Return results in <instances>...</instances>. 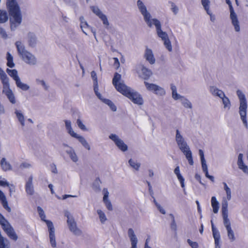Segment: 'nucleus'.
I'll use <instances>...</instances> for the list:
<instances>
[{"label": "nucleus", "mask_w": 248, "mask_h": 248, "mask_svg": "<svg viewBox=\"0 0 248 248\" xmlns=\"http://www.w3.org/2000/svg\"><path fill=\"white\" fill-rule=\"evenodd\" d=\"M0 201L3 207L8 212L11 211V208L8 206V202L6 200V198L2 191L0 190Z\"/></svg>", "instance_id": "5701e85b"}, {"label": "nucleus", "mask_w": 248, "mask_h": 248, "mask_svg": "<svg viewBox=\"0 0 248 248\" xmlns=\"http://www.w3.org/2000/svg\"><path fill=\"white\" fill-rule=\"evenodd\" d=\"M91 8L92 11L102 20L104 25H108L109 23L107 16L102 13L97 6H93Z\"/></svg>", "instance_id": "2eb2a0df"}, {"label": "nucleus", "mask_w": 248, "mask_h": 248, "mask_svg": "<svg viewBox=\"0 0 248 248\" xmlns=\"http://www.w3.org/2000/svg\"><path fill=\"white\" fill-rule=\"evenodd\" d=\"M8 19L7 13L4 10H0V23H3L6 22Z\"/></svg>", "instance_id": "cd10ccee"}, {"label": "nucleus", "mask_w": 248, "mask_h": 248, "mask_svg": "<svg viewBox=\"0 0 248 248\" xmlns=\"http://www.w3.org/2000/svg\"><path fill=\"white\" fill-rule=\"evenodd\" d=\"M115 144L119 149L123 152L126 151L127 150V146L121 139Z\"/></svg>", "instance_id": "2f4dec72"}, {"label": "nucleus", "mask_w": 248, "mask_h": 248, "mask_svg": "<svg viewBox=\"0 0 248 248\" xmlns=\"http://www.w3.org/2000/svg\"><path fill=\"white\" fill-rule=\"evenodd\" d=\"M224 189L226 192L227 196L223 198L222 202V215L223 218V223L226 229L231 228V223L228 216V201L231 199V191L225 182L223 183Z\"/></svg>", "instance_id": "20e7f679"}, {"label": "nucleus", "mask_w": 248, "mask_h": 248, "mask_svg": "<svg viewBox=\"0 0 248 248\" xmlns=\"http://www.w3.org/2000/svg\"><path fill=\"white\" fill-rule=\"evenodd\" d=\"M227 232H228V236L230 239H231L232 241H233L235 239L234 233L233 232V231L232 230V228L227 229Z\"/></svg>", "instance_id": "37998d69"}, {"label": "nucleus", "mask_w": 248, "mask_h": 248, "mask_svg": "<svg viewBox=\"0 0 248 248\" xmlns=\"http://www.w3.org/2000/svg\"><path fill=\"white\" fill-rule=\"evenodd\" d=\"M6 94L11 103L12 104H15L16 103L15 97L11 90L9 89V91L7 92Z\"/></svg>", "instance_id": "c9c22d12"}, {"label": "nucleus", "mask_w": 248, "mask_h": 248, "mask_svg": "<svg viewBox=\"0 0 248 248\" xmlns=\"http://www.w3.org/2000/svg\"><path fill=\"white\" fill-rule=\"evenodd\" d=\"M128 236L130 237L131 243L133 242L137 243L138 240L132 229L130 228L128 231Z\"/></svg>", "instance_id": "7c9ffc66"}, {"label": "nucleus", "mask_w": 248, "mask_h": 248, "mask_svg": "<svg viewBox=\"0 0 248 248\" xmlns=\"http://www.w3.org/2000/svg\"><path fill=\"white\" fill-rule=\"evenodd\" d=\"M144 84L148 90L153 91L156 94L162 95L165 93L164 90L158 85L146 81H144Z\"/></svg>", "instance_id": "f8f14e48"}, {"label": "nucleus", "mask_w": 248, "mask_h": 248, "mask_svg": "<svg viewBox=\"0 0 248 248\" xmlns=\"http://www.w3.org/2000/svg\"><path fill=\"white\" fill-rule=\"evenodd\" d=\"M0 225L11 239L14 241L17 240L18 237L13 228L1 213H0Z\"/></svg>", "instance_id": "6e6552de"}, {"label": "nucleus", "mask_w": 248, "mask_h": 248, "mask_svg": "<svg viewBox=\"0 0 248 248\" xmlns=\"http://www.w3.org/2000/svg\"><path fill=\"white\" fill-rule=\"evenodd\" d=\"M37 211H38L39 215L41 219L43 221H45L46 224H47V221H50V220L46 219V215L45 214L44 210H43V209L41 207H40V206H38L37 207Z\"/></svg>", "instance_id": "473e14b6"}, {"label": "nucleus", "mask_w": 248, "mask_h": 248, "mask_svg": "<svg viewBox=\"0 0 248 248\" xmlns=\"http://www.w3.org/2000/svg\"><path fill=\"white\" fill-rule=\"evenodd\" d=\"M114 62V65L116 66V68H118L120 66V62L119 61V60L117 58H113Z\"/></svg>", "instance_id": "6e6d98bb"}, {"label": "nucleus", "mask_w": 248, "mask_h": 248, "mask_svg": "<svg viewBox=\"0 0 248 248\" xmlns=\"http://www.w3.org/2000/svg\"><path fill=\"white\" fill-rule=\"evenodd\" d=\"M109 138L112 140L116 144L120 140L115 134H111L109 135Z\"/></svg>", "instance_id": "09e8293b"}, {"label": "nucleus", "mask_w": 248, "mask_h": 248, "mask_svg": "<svg viewBox=\"0 0 248 248\" xmlns=\"http://www.w3.org/2000/svg\"><path fill=\"white\" fill-rule=\"evenodd\" d=\"M0 165L3 170L6 171L11 169V165L7 162L4 158H2L0 161Z\"/></svg>", "instance_id": "c756f323"}, {"label": "nucleus", "mask_w": 248, "mask_h": 248, "mask_svg": "<svg viewBox=\"0 0 248 248\" xmlns=\"http://www.w3.org/2000/svg\"><path fill=\"white\" fill-rule=\"evenodd\" d=\"M92 78L93 80V83L98 82L96 72L94 71H93L91 73Z\"/></svg>", "instance_id": "3c124183"}, {"label": "nucleus", "mask_w": 248, "mask_h": 248, "mask_svg": "<svg viewBox=\"0 0 248 248\" xmlns=\"http://www.w3.org/2000/svg\"><path fill=\"white\" fill-rule=\"evenodd\" d=\"M0 186H8L9 183L6 181L0 180Z\"/></svg>", "instance_id": "bf43d9fd"}, {"label": "nucleus", "mask_w": 248, "mask_h": 248, "mask_svg": "<svg viewBox=\"0 0 248 248\" xmlns=\"http://www.w3.org/2000/svg\"><path fill=\"white\" fill-rule=\"evenodd\" d=\"M202 169L203 170V171L205 173V174H207L208 172V168L206 164L205 160L204 161H202Z\"/></svg>", "instance_id": "49530a36"}, {"label": "nucleus", "mask_w": 248, "mask_h": 248, "mask_svg": "<svg viewBox=\"0 0 248 248\" xmlns=\"http://www.w3.org/2000/svg\"><path fill=\"white\" fill-rule=\"evenodd\" d=\"M0 78L4 88H9V78L4 71L0 68Z\"/></svg>", "instance_id": "aec40b11"}, {"label": "nucleus", "mask_w": 248, "mask_h": 248, "mask_svg": "<svg viewBox=\"0 0 248 248\" xmlns=\"http://www.w3.org/2000/svg\"><path fill=\"white\" fill-rule=\"evenodd\" d=\"M88 26V25L86 22H81V25H80V27L81 29H82L83 28H85Z\"/></svg>", "instance_id": "680f3d73"}, {"label": "nucleus", "mask_w": 248, "mask_h": 248, "mask_svg": "<svg viewBox=\"0 0 248 248\" xmlns=\"http://www.w3.org/2000/svg\"><path fill=\"white\" fill-rule=\"evenodd\" d=\"M97 212L99 215L101 222L102 223H104L107 220V218L105 213L101 210H98Z\"/></svg>", "instance_id": "58836bf2"}, {"label": "nucleus", "mask_w": 248, "mask_h": 248, "mask_svg": "<svg viewBox=\"0 0 248 248\" xmlns=\"http://www.w3.org/2000/svg\"><path fill=\"white\" fill-rule=\"evenodd\" d=\"M237 95L240 100V107H239V114L243 122L244 125L247 127L248 123L247 121V102L246 99L245 95L243 92L238 90L237 91Z\"/></svg>", "instance_id": "423d86ee"}, {"label": "nucleus", "mask_w": 248, "mask_h": 248, "mask_svg": "<svg viewBox=\"0 0 248 248\" xmlns=\"http://www.w3.org/2000/svg\"><path fill=\"white\" fill-rule=\"evenodd\" d=\"M211 205L213 212L215 214L217 213L219 209V202L215 196L211 198Z\"/></svg>", "instance_id": "a878e982"}, {"label": "nucleus", "mask_w": 248, "mask_h": 248, "mask_svg": "<svg viewBox=\"0 0 248 248\" xmlns=\"http://www.w3.org/2000/svg\"><path fill=\"white\" fill-rule=\"evenodd\" d=\"M16 45L18 52L21 56L24 61L30 64H35L36 62L35 58L31 53L25 49L21 42H17Z\"/></svg>", "instance_id": "0eeeda50"}, {"label": "nucleus", "mask_w": 248, "mask_h": 248, "mask_svg": "<svg viewBox=\"0 0 248 248\" xmlns=\"http://www.w3.org/2000/svg\"><path fill=\"white\" fill-rule=\"evenodd\" d=\"M243 155L239 154L238 157L237 165L240 169L242 170L244 172L248 174V168L243 160Z\"/></svg>", "instance_id": "412c9836"}, {"label": "nucleus", "mask_w": 248, "mask_h": 248, "mask_svg": "<svg viewBox=\"0 0 248 248\" xmlns=\"http://www.w3.org/2000/svg\"><path fill=\"white\" fill-rule=\"evenodd\" d=\"M7 65L10 68H13L15 66V63L13 62V57L10 52L7 53Z\"/></svg>", "instance_id": "c85d7f7f"}, {"label": "nucleus", "mask_w": 248, "mask_h": 248, "mask_svg": "<svg viewBox=\"0 0 248 248\" xmlns=\"http://www.w3.org/2000/svg\"><path fill=\"white\" fill-rule=\"evenodd\" d=\"M176 140L179 148L186 155L189 164L190 165H193L194 162L192 158V153L178 129L176 130Z\"/></svg>", "instance_id": "39448f33"}, {"label": "nucleus", "mask_w": 248, "mask_h": 248, "mask_svg": "<svg viewBox=\"0 0 248 248\" xmlns=\"http://www.w3.org/2000/svg\"><path fill=\"white\" fill-rule=\"evenodd\" d=\"M76 197V196H73V195H71L65 194V195H64L62 196V199L63 200H65L66 198H69V197Z\"/></svg>", "instance_id": "e2e57ef3"}, {"label": "nucleus", "mask_w": 248, "mask_h": 248, "mask_svg": "<svg viewBox=\"0 0 248 248\" xmlns=\"http://www.w3.org/2000/svg\"><path fill=\"white\" fill-rule=\"evenodd\" d=\"M48 187L49 188L50 191H51V194H54V190H53V185L52 184H49L48 186Z\"/></svg>", "instance_id": "69168bd1"}, {"label": "nucleus", "mask_w": 248, "mask_h": 248, "mask_svg": "<svg viewBox=\"0 0 248 248\" xmlns=\"http://www.w3.org/2000/svg\"><path fill=\"white\" fill-rule=\"evenodd\" d=\"M30 166V164L27 163H23L20 165V167L22 168H29Z\"/></svg>", "instance_id": "052dcab7"}, {"label": "nucleus", "mask_w": 248, "mask_h": 248, "mask_svg": "<svg viewBox=\"0 0 248 248\" xmlns=\"http://www.w3.org/2000/svg\"><path fill=\"white\" fill-rule=\"evenodd\" d=\"M199 155L200 156V157H201V161H204L205 160V159H204V153H203V152L202 150H199Z\"/></svg>", "instance_id": "4d7b16f0"}, {"label": "nucleus", "mask_w": 248, "mask_h": 248, "mask_svg": "<svg viewBox=\"0 0 248 248\" xmlns=\"http://www.w3.org/2000/svg\"><path fill=\"white\" fill-rule=\"evenodd\" d=\"M65 127L68 131V133L73 137L77 139L82 145L87 150L90 149V146L86 140L81 136H79L72 129L71 124V122L69 120L65 121Z\"/></svg>", "instance_id": "1a4fd4ad"}, {"label": "nucleus", "mask_w": 248, "mask_h": 248, "mask_svg": "<svg viewBox=\"0 0 248 248\" xmlns=\"http://www.w3.org/2000/svg\"><path fill=\"white\" fill-rule=\"evenodd\" d=\"M0 34L1 35V37L3 38H6L7 37V35L5 31L1 28L0 27Z\"/></svg>", "instance_id": "603ef678"}, {"label": "nucleus", "mask_w": 248, "mask_h": 248, "mask_svg": "<svg viewBox=\"0 0 248 248\" xmlns=\"http://www.w3.org/2000/svg\"><path fill=\"white\" fill-rule=\"evenodd\" d=\"M222 100V102L224 106V108H230L231 106L230 101L229 98L224 96V97H222L221 98Z\"/></svg>", "instance_id": "79ce46f5"}, {"label": "nucleus", "mask_w": 248, "mask_h": 248, "mask_svg": "<svg viewBox=\"0 0 248 248\" xmlns=\"http://www.w3.org/2000/svg\"><path fill=\"white\" fill-rule=\"evenodd\" d=\"M6 72L8 74L12 77L15 81H17L18 79H19V77L17 75V71L16 69H9L7 68L6 69Z\"/></svg>", "instance_id": "bb28decb"}, {"label": "nucleus", "mask_w": 248, "mask_h": 248, "mask_svg": "<svg viewBox=\"0 0 248 248\" xmlns=\"http://www.w3.org/2000/svg\"><path fill=\"white\" fill-rule=\"evenodd\" d=\"M202 4L206 11L208 15H210L211 20L214 21L215 19L214 16L212 15L209 8H210V1L209 0H201Z\"/></svg>", "instance_id": "4be33fe9"}, {"label": "nucleus", "mask_w": 248, "mask_h": 248, "mask_svg": "<svg viewBox=\"0 0 248 248\" xmlns=\"http://www.w3.org/2000/svg\"><path fill=\"white\" fill-rule=\"evenodd\" d=\"M149 240V238H147L146 240L145 244V248H151L148 246V241Z\"/></svg>", "instance_id": "774afa93"}, {"label": "nucleus", "mask_w": 248, "mask_h": 248, "mask_svg": "<svg viewBox=\"0 0 248 248\" xmlns=\"http://www.w3.org/2000/svg\"><path fill=\"white\" fill-rule=\"evenodd\" d=\"M77 123L79 128L81 130L83 131H86L87 130L85 125L83 124L82 121L79 119L77 120Z\"/></svg>", "instance_id": "c03bdc74"}, {"label": "nucleus", "mask_w": 248, "mask_h": 248, "mask_svg": "<svg viewBox=\"0 0 248 248\" xmlns=\"http://www.w3.org/2000/svg\"><path fill=\"white\" fill-rule=\"evenodd\" d=\"M144 58L151 64L155 63V60L151 49L146 48L144 53Z\"/></svg>", "instance_id": "6ab92c4d"}, {"label": "nucleus", "mask_w": 248, "mask_h": 248, "mask_svg": "<svg viewBox=\"0 0 248 248\" xmlns=\"http://www.w3.org/2000/svg\"><path fill=\"white\" fill-rule=\"evenodd\" d=\"M33 177L30 176L25 185V191L29 195H33L34 193V187L32 184Z\"/></svg>", "instance_id": "dca6fc26"}, {"label": "nucleus", "mask_w": 248, "mask_h": 248, "mask_svg": "<svg viewBox=\"0 0 248 248\" xmlns=\"http://www.w3.org/2000/svg\"><path fill=\"white\" fill-rule=\"evenodd\" d=\"M47 226L49 231V236L50 243L52 247L55 248L56 247V242L55 236V229L51 221H47Z\"/></svg>", "instance_id": "4468645a"}, {"label": "nucleus", "mask_w": 248, "mask_h": 248, "mask_svg": "<svg viewBox=\"0 0 248 248\" xmlns=\"http://www.w3.org/2000/svg\"><path fill=\"white\" fill-rule=\"evenodd\" d=\"M171 89L172 90V92H175L177 91L176 86L173 84L171 85Z\"/></svg>", "instance_id": "338daca9"}, {"label": "nucleus", "mask_w": 248, "mask_h": 248, "mask_svg": "<svg viewBox=\"0 0 248 248\" xmlns=\"http://www.w3.org/2000/svg\"><path fill=\"white\" fill-rule=\"evenodd\" d=\"M136 71L140 77L145 80L149 79L152 74V72L150 70L141 64L139 65L137 67Z\"/></svg>", "instance_id": "9b49d317"}, {"label": "nucleus", "mask_w": 248, "mask_h": 248, "mask_svg": "<svg viewBox=\"0 0 248 248\" xmlns=\"http://www.w3.org/2000/svg\"><path fill=\"white\" fill-rule=\"evenodd\" d=\"M6 7L10 16L11 28L14 30L22 22V15L16 0H6Z\"/></svg>", "instance_id": "7ed1b4c3"}, {"label": "nucleus", "mask_w": 248, "mask_h": 248, "mask_svg": "<svg viewBox=\"0 0 248 248\" xmlns=\"http://www.w3.org/2000/svg\"><path fill=\"white\" fill-rule=\"evenodd\" d=\"M106 104L109 106L110 109L115 111L116 110L117 108L113 103L109 99H105L104 101Z\"/></svg>", "instance_id": "ea45409f"}, {"label": "nucleus", "mask_w": 248, "mask_h": 248, "mask_svg": "<svg viewBox=\"0 0 248 248\" xmlns=\"http://www.w3.org/2000/svg\"><path fill=\"white\" fill-rule=\"evenodd\" d=\"M157 206L161 213L162 214H165L166 213L165 210L160 205H157Z\"/></svg>", "instance_id": "13d9d810"}, {"label": "nucleus", "mask_w": 248, "mask_h": 248, "mask_svg": "<svg viewBox=\"0 0 248 248\" xmlns=\"http://www.w3.org/2000/svg\"><path fill=\"white\" fill-rule=\"evenodd\" d=\"M103 192L104 193V197L103 200V202L105 204L108 210L111 211L112 210V206L110 201L108 199L109 193L108 191V189L107 188H104L103 190Z\"/></svg>", "instance_id": "a211bd4d"}, {"label": "nucleus", "mask_w": 248, "mask_h": 248, "mask_svg": "<svg viewBox=\"0 0 248 248\" xmlns=\"http://www.w3.org/2000/svg\"><path fill=\"white\" fill-rule=\"evenodd\" d=\"M66 216L67 217V222L70 230L75 234L80 233L81 232L80 230L77 228L76 222L75 221L74 218L69 214H67Z\"/></svg>", "instance_id": "ddd939ff"}, {"label": "nucleus", "mask_w": 248, "mask_h": 248, "mask_svg": "<svg viewBox=\"0 0 248 248\" xmlns=\"http://www.w3.org/2000/svg\"><path fill=\"white\" fill-rule=\"evenodd\" d=\"M121 75L116 72L112 79V84L116 90L127 97L135 104L141 105L143 104V100L141 95L137 92L131 90L123 82H121Z\"/></svg>", "instance_id": "f03ea898"}, {"label": "nucleus", "mask_w": 248, "mask_h": 248, "mask_svg": "<svg viewBox=\"0 0 248 248\" xmlns=\"http://www.w3.org/2000/svg\"><path fill=\"white\" fill-rule=\"evenodd\" d=\"M205 176L207 178H209L210 180H211V181H214V178L213 176H211V175H210L208 173V172L207 173V174H205Z\"/></svg>", "instance_id": "0e129e2a"}, {"label": "nucleus", "mask_w": 248, "mask_h": 248, "mask_svg": "<svg viewBox=\"0 0 248 248\" xmlns=\"http://www.w3.org/2000/svg\"><path fill=\"white\" fill-rule=\"evenodd\" d=\"M15 113L16 114V117L18 120V121L20 122L22 126H24L25 124V120H24V117L22 113L20 112L18 110H16L15 111Z\"/></svg>", "instance_id": "f704fd0d"}, {"label": "nucleus", "mask_w": 248, "mask_h": 248, "mask_svg": "<svg viewBox=\"0 0 248 248\" xmlns=\"http://www.w3.org/2000/svg\"><path fill=\"white\" fill-rule=\"evenodd\" d=\"M67 153L69 155L71 159L74 162H76L78 160V156L74 150H70Z\"/></svg>", "instance_id": "a19ab883"}, {"label": "nucleus", "mask_w": 248, "mask_h": 248, "mask_svg": "<svg viewBox=\"0 0 248 248\" xmlns=\"http://www.w3.org/2000/svg\"><path fill=\"white\" fill-rule=\"evenodd\" d=\"M16 85L17 87L23 91H27L29 89V86L21 82L20 78L16 81Z\"/></svg>", "instance_id": "72a5a7b5"}, {"label": "nucleus", "mask_w": 248, "mask_h": 248, "mask_svg": "<svg viewBox=\"0 0 248 248\" xmlns=\"http://www.w3.org/2000/svg\"><path fill=\"white\" fill-rule=\"evenodd\" d=\"M212 231L213 235L215 239V244L216 248H220L219 240L220 238V233L217 229L215 227L213 222H212Z\"/></svg>", "instance_id": "f3484780"}, {"label": "nucleus", "mask_w": 248, "mask_h": 248, "mask_svg": "<svg viewBox=\"0 0 248 248\" xmlns=\"http://www.w3.org/2000/svg\"><path fill=\"white\" fill-rule=\"evenodd\" d=\"M210 91L213 95L217 96L220 98L225 96V94L223 91L213 86L210 87Z\"/></svg>", "instance_id": "393cba45"}, {"label": "nucleus", "mask_w": 248, "mask_h": 248, "mask_svg": "<svg viewBox=\"0 0 248 248\" xmlns=\"http://www.w3.org/2000/svg\"><path fill=\"white\" fill-rule=\"evenodd\" d=\"M29 44L31 46H33L36 43V38L34 34L32 33H30L29 34Z\"/></svg>", "instance_id": "e433bc0d"}, {"label": "nucleus", "mask_w": 248, "mask_h": 248, "mask_svg": "<svg viewBox=\"0 0 248 248\" xmlns=\"http://www.w3.org/2000/svg\"><path fill=\"white\" fill-rule=\"evenodd\" d=\"M128 162L131 167L135 169L136 170H138L139 169L140 166V163L135 162L132 159H129Z\"/></svg>", "instance_id": "4c0bfd02"}, {"label": "nucleus", "mask_w": 248, "mask_h": 248, "mask_svg": "<svg viewBox=\"0 0 248 248\" xmlns=\"http://www.w3.org/2000/svg\"><path fill=\"white\" fill-rule=\"evenodd\" d=\"M174 172L177 176L178 179L179 180L181 186L183 188H185V179L180 173V168L179 166H177L174 170Z\"/></svg>", "instance_id": "b1692460"}, {"label": "nucleus", "mask_w": 248, "mask_h": 248, "mask_svg": "<svg viewBox=\"0 0 248 248\" xmlns=\"http://www.w3.org/2000/svg\"><path fill=\"white\" fill-rule=\"evenodd\" d=\"M171 10L174 14H176L178 11V7L174 4V3H171Z\"/></svg>", "instance_id": "864d4df0"}, {"label": "nucleus", "mask_w": 248, "mask_h": 248, "mask_svg": "<svg viewBox=\"0 0 248 248\" xmlns=\"http://www.w3.org/2000/svg\"><path fill=\"white\" fill-rule=\"evenodd\" d=\"M187 242L190 246L192 248H198L199 245L196 242H193L190 239H188L187 240Z\"/></svg>", "instance_id": "a18cd8bd"}, {"label": "nucleus", "mask_w": 248, "mask_h": 248, "mask_svg": "<svg viewBox=\"0 0 248 248\" xmlns=\"http://www.w3.org/2000/svg\"><path fill=\"white\" fill-rule=\"evenodd\" d=\"M93 89L94 91L96 94V95L99 97L100 98L101 94L98 93V82L93 83Z\"/></svg>", "instance_id": "de8ad7c7"}, {"label": "nucleus", "mask_w": 248, "mask_h": 248, "mask_svg": "<svg viewBox=\"0 0 248 248\" xmlns=\"http://www.w3.org/2000/svg\"><path fill=\"white\" fill-rule=\"evenodd\" d=\"M182 104H183V106L186 108H192V105H191L190 102L187 99L184 100L183 101Z\"/></svg>", "instance_id": "8fccbe9b"}, {"label": "nucleus", "mask_w": 248, "mask_h": 248, "mask_svg": "<svg viewBox=\"0 0 248 248\" xmlns=\"http://www.w3.org/2000/svg\"><path fill=\"white\" fill-rule=\"evenodd\" d=\"M172 97L175 100H177L180 98V95L177 93V91L175 92H172Z\"/></svg>", "instance_id": "5fc2aeb1"}, {"label": "nucleus", "mask_w": 248, "mask_h": 248, "mask_svg": "<svg viewBox=\"0 0 248 248\" xmlns=\"http://www.w3.org/2000/svg\"><path fill=\"white\" fill-rule=\"evenodd\" d=\"M137 5L148 26L151 27L153 24L155 25L156 27L158 36L164 41V44L167 49L169 51H171L172 46L170 41L169 39L167 33L162 31L160 21L156 19H151V15L150 13L147 12L146 7L142 1L138 0Z\"/></svg>", "instance_id": "f257e3e1"}, {"label": "nucleus", "mask_w": 248, "mask_h": 248, "mask_svg": "<svg viewBox=\"0 0 248 248\" xmlns=\"http://www.w3.org/2000/svg\"><path fill=\"white\" fill-rule=\"evenodd\" d=\"M225 1L229 7V9L230 11V18L232 20V23L234 27L235 31H239L240 30L239 21L237 19V16L234 11L232 3L230 0H225Z\"/></svg>", "instance_id": "9d476101"}]
</instances>
